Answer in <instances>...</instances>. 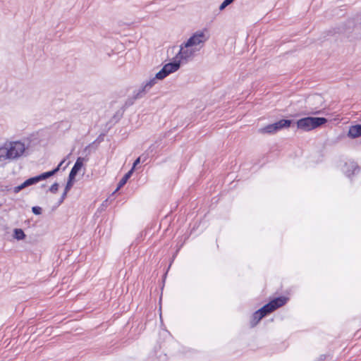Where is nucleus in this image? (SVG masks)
<instances>
[{
  "instance_id": "1",
  "label": "nucleus",
  "mask_w": 361,
  "mask_h": 361,
  "mask_svg": "<svg viewBox=\"0 0 361 361\" xmlns=\"http://www.w3.org/2000/svg\"><path fill=\"white\" fill-rule=\"evenodd\" d=\"M8 162L17 161L23 157L27 149V146L21 140H9L4 142Z\"/></svg>"
},
{
  "instance_id": "2",
  "label": "nucleus",
  "mask_w": 361,
  "mask_h": 361,
  "mask_svg": "<svg viewBox=\"0 0 361 361\" xmlns=\"http://www.w3.org/2000/svg\"><path fill=\"white\" fill-rule=\"evenodd\" d=\"M157 80L159 79L157 78L156 74L154 78H151L146 82H144L140 87L135 90L133 92V99L126 102L125 105H123L121 109L114 114V120L121 118L126 110V108L133 104L134 100L142 98L147 92H148L150 89L157 83Z\"/></svg>"
},
{
  "instance_id": "3",
  "label": "nucleus",
  "mask_w": 361,
  "mask_h": 361,
  "mask_svg": "<svg viewBox=\"0 0 361 361\" xmlns=\"http://www.w3.org/2000/svg\"><path fill=\"white\" fill-rule=\"evenodd\" d=\"M327 121L328 120L324 117L307 116L298 119L296 121V125L298 129L305 132H309L326 123Z\"/></svg>"
},
{
  "instance_id": "4",
  "label": "nucleus",
  "mask_w": 361,
  "mask_h": 361,
  "mask_svg": "<svg viewBox=\"0 0 361 361\" xmlns=\"http://www.w3.org/2000/svg\"><path fill=\"white\" fill-rule=\"evenodd\" d=\"M64 161H65L64 160L61 161L60 162V164L58 165V166L56 169H54V170H52L51 171H47V172L43 173L39 176H35V177H32L30 178H28L27 180L24 181L22 184H20L16 187H14L13 189V192L18 193L21 190H23L30 185L36 184L37 183L39 182L40 180H44L46 178H48L52 176L60 169L61 166H62V164L64 163Z\"/></svg>"
},
{
  "instance_id": "5",
  "label": "nucleus",
  "mask_w": 361,
  "mask_h": 361,
  "mask_svg": "<svg viewBox=\"0 0 361 361\" xmlns=\"http://www.w3.org/2000/svg\"><path fill=\"white\" fill-rule=\"evenodd\" d=\"M180 61L178 59H176L165 64L162 68L157 73V78L159 80H163L171 73H173L178 71L180 67Z\"/></svg>"
},
{
  "instance_id": "6",
  "label": "nucleus",
  "mask_w": 361,
  "mask_h": 361,
  "mask_svg": "<svg viewBox=\"0 0 361 361\" xmlns=\"http://www.w3.org/2000/svg\"><path fill=\"white\" fill-rule=\"evenodd\" d=\"M190 47H185V42L180 45L178 53L176 55L175 59H178L181 62H188L194 56L195 51Z\"/></svg>"
},
{
  "instance_id": "7",
  "label": "nucleus",
  "mask_w": 361,
  "mask_h": 361,
  "mask_svg": "<svg viewBox=\"0 0 361 361\" xmlns=\"http://www.w3.org/2000/svg\"><path fill=\"white\" fill-rule=\"evenodd\" d=\"M207 40L205 35L202 31L196 32L185 42V47H192L193 46L203 44Z\"/></svg>"
},
{
  "instance_id": "8",
  "label": "nucleus",
  "mask_w": 361,
  "mask_h": 361,
  "mask_svg": "<svg viewBox=\"0 0 361 361\" xmlns=\"http://www.w3.org/2000/svg\"><path fill=\"white\" fill-rule=\"evenodd\" d=\"M342 170L347 177L351 178L360 172V168L355 161H349L345 163Z\"/></svg>"
},
{
  "instance_id": "9",
  "label": "nucleus",
  "mask_w": 361,
  "mask_h": 361,
  "mask_svg": "<svg viewBox=\"0 0 361 361\" xmlns=\"http://www.w3.org/2000/svg\"><path fill=\"white\" fill-rule=\"evenodd\" d=\"M288 300V298L285 296H279L277 298L272 299L268 303L274 311L276 309L286 305Z\"/></svg>"
},
{
  "instance_id": "10",
  "label": "nucleus",
  "mask_w": 361,
  "mask_h": 361,
  "mask_svg": "<svg viewBox=\"0 0 361 361\" xmlns=\"http://www.w3.org/2000/svg\"><path fill=\"white\" fill-rule=\"evenodd\" d=\"M83 165V159L81 157H79L77 159L74 166H73L70 173L69 177L71 180H74L75 176L78 173V171L81 169L82 166Z\"/></svg>"
},
{
  "instance_id": "11",
  "label": "nucleus",
  "mask_w": 361,
  "mask_h": 361,
  "mask_svg": "<svg viewBox=\"0 0 361 361\" xmlns=\"http://www.w3.org/2000/svg\"><path fill=\"white\" fill-rule=\"evenodd\" d=\"M348 137L351 138H356L361 136V124L352 126L350 127L348 133Z\"/></svg>"
},
{
  "instance_id": "12",
  "label": "nucleus",
  "mask_w": 361,
  "mask_h": 361,
  "mask_svg": "<svg viewBox=\"0 0 361 361\" xmlns=\"http://www.w3.org/2000/svg\"><path fill=\"white\" fill-rule=\"evenodd\" d=\"M133 171V168H132L128 173H126L122 178L120 180V181L118 183V185L116 189H114V194L118 191L128 181V180L131 176Z\"/></svg>"
},
{
  "instance_id": "13",
  "label": "nucleus",
  "mask_w": 361,
  "mask_h": 361,
  "mask_svg": "<svg viewBox=\"0 0 361 361\" xmlns=\"http://www.w3.org/2000/svg\"><path fill=\"white\" fill-rule=\"evenodd\" d=\"M264 317L260 314L258 312V310L255 311L253 314H252V319H251V321H250V324H251V326H255V325H257L259 322Z\"/></svg>"
},
{
  "instance_id": "14",
  "label": "nucleus",
  "mask_w": 361,
  "mask_h": 361,
  "mask_svg": "<svg viewBox=\"0 0 361 361\" xmlns=\"http://www.w3.org/2000/svg\"><path fill=\"white\" fill-rule=\"evenodd\" d=\"M6 149L4 146V143L0 145V163L6 164L8 163L7 156L6 155Z\"/></svg>"
},
{
  "instance_id": "15",
  "label": "nucleus",
  "mask_w": 361,
  "mask_h": 361,
  "mask_svg": "<svg viewBox=\"0 0 361 361\" xmlns=\"http://www.w3.org/2000/svg\"><path fill=\"white\" fill-rule=\"evenodd\" d=\"M258 312H259V313L260 314H262L264 317L267 314H269L271 312H274V310L271 307V306L269 305V303H267L263 307H262L260 309H259Z\"/></svg>"
},
{
  "instance_id": "16",
  "label": "nucleus",
  "mask_w": 361,
  "mask_h": 361,
  "mask_svg": "<svg viewBox=\"0 0 361 361\" xmlns=\"http://www.w3.org/2000/svg\"><path fill=\"white\" fill-rule=\"evenodd\" d=\"M25 234L21 228H15L13 230V238L18 240H24Z\"/></svg>"
},
{
  "instance_id": "17",
  "label": "nucleus",
  "mask_w": 361,
  "mask_h": 361,
  "mask_svg": "<svg viewBox=\"0 0 361 361\" xmlns=\"http://www.w3.org/2000/svg\"><path fill=\"white\" fill-rule=\"evenodd\" d=\"M280 129L288 128L292 123V121L289 119H281L276 122Z\"/></svg>"
},
{
  "instance_id": "18",
  "label": "nucleus",
  "mask_w": 361,
  "mask_h": 361,
  "mask_svg": "<svg viewBox=\"0 0 361 361\" xmlns=\"http://www.w3.org/2000/svg\"><path fill=\"white\" fill-rule=\"evenodd\" d=\"M259 131L262 133H268V134H272L274 133V128L272 124H269L264 128H262L259 130Z\"/></svg>"
},
{
  "instance_id": "19",
  "label": "nucleus",
  "mask_w": 361,
  "mask_h": 361,
  "mask_svg": "<svg viewBox=\"0 0 361 361\" xmlns=\"http://www.w3.org/2000/svg\"><path fill=\"white\" fill-rule=\"evenodd\" d=\"M234 1V0H224L219 6V10L223 11L225 9L228 5L232 4Z\"/></svg>"
},
{
  "instance_id": "20",
  "label": "nucleus",
  "mask_w": 361,
  "mask_h": 361,
  "mask_svg": "<svg viewBox=\"0 0 361 361\" xmlns=\"http://www.w3.org/2000/svg\"><path fill=\"white\" fill-rule=\"evenodd\" d=\"M58 189L59 184L55 183L50 187L49 190L53 193H56L58 191Z\"/></svg>"
},
{
  "instance_id": "21",
  "label": "nucleus",
  "mask_w": 361,
  "mask_h": 361,
  "mask_svg": "<svg viewBox=\"0 0 361 361\" xmlns=\"http://www.w3.org/2000/svg\"><path fill=\"white\" fill-rule=\"evenodd\" d=\"M32 211L35 214L39 215L42 213V208L39 207H33Z\"/></svg>"
},
{
  "instance_id": "22",
  "label": "nucleus",
  "mask_w": 361,
  "mask_h": 361,
  "mask_svg": "<svg viewBox=\"0 0 361 361\" xmlns=\"http://www.w3.org/2000/svg\"><path fill=\"white\" fill-rule=\"evenodd\" d=\"M73 181V180H71L70 177H68V183L66 184V189H65L66 191H68L70 190V188L72 187Z\"/></svg>"
},
{
  "instance_id": "23",
  "label": "nucleus",
  "mask_w": 361,
  "mask_h": 361,
  "mask_svg": "<svg viewBox=\"0 0 361 361\" xmlns=\"http://www.w3.org/2000/svg\"><path fill=\"white\" fill-rule=\"evenodd\" d=\"M141 159H142V157H137V158L135 160V161H134V163H133V167H132V168H133V169L135 168V166H136L137 164H139L140 162H142V161H141Z\"/></svg>"
},
{
  "instance_id": "24",
  "label": "nucleus",
  "mask_w": 361,
  "mask_h": 361,
  "mask_svg": "<svg viewBox=\"0 0 361 361\" xmlns=\"http://www.w3.org/2000/svg\"><path fill=\"white\" fill-rule=\"evenodd\" d=\"M272 125H273L274 133L281 130L276 122L274 123H272Z\"/></svg>"
},
{
  "instance_id": "25",
  "label": "nucleus",
  "mask_w": 361,
  "mask_h": 361,
  "mask_svg": "<svg viewBox=\"0 0 361 361\" xmlns=\"http://www.w3.org/2000/svg\"><path fill=\"white\" fill-rule=\"evenodd\" d=\"M140 157H142V159H141V161L142 163L145 162L147 159H148L147 154H142Z\"/></svg>"
},
{
  "instance_id": "26",
  "label": "nucleus",
  "mask_w": 361,
  "mask_h": 361,
  "mask_svg": "<svg viewBox=\"0 0 361 361\" xmlns=\"http://www.w3.org/2000/svg\"><path fill=\"white\" fill-rule=\"evenodd\" d=\"M67 192H68V191H66V190H65V191H64V192H63V195H62V200H63L64 199V197H66Z\"/></svg>"
}]
</instances>
